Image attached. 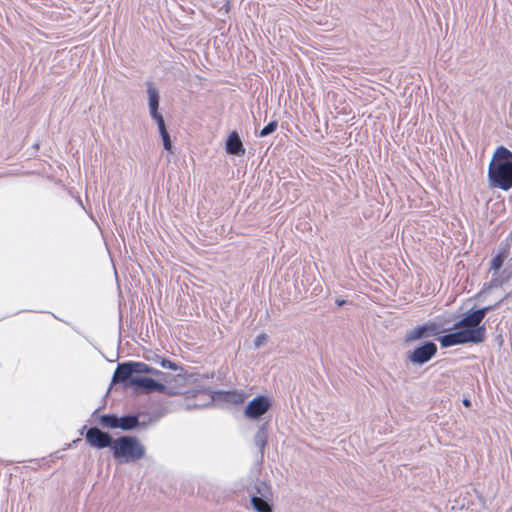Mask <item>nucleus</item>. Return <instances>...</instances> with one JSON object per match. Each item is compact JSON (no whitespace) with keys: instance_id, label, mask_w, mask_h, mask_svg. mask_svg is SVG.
<instances>
[{"instance_id":"obj_1","label":"nucleus","mask_w":512,"mask_h":512,"mask_svg":"<svg viewBox=\"0 0 512 512\" xmlns=\"http://www.w3.org/2000/svg\"><path fill=\"white\" fill-rule=\"evenodd\" d=\"M488 179L491 187L504 191L512 188V152L504 146L498 147L492 156Z\"/></svg>"},{"instance_id":"obj_2","label":"nucleus","mask_w":512,"mask_h":512,"mask_svg":"<svg viewBox=\"0 0 512 512\" xmlns=\"http://www.w3.org/2000/svg\"><path fill=\"white\" fill-rule=\"evenodd\" d=\"M111 450L115 459L126 463L142 459L146 452L144 445L133 436L115 439Z\"/></svg>"},{"instance_id":"obj_3","label":"nucleus","mask_w":512,"mask_h":512,"mask_svg":"<svg viewBox=\"0 0 512 512\" xmlns=\"http://www.w3.org/2000/svg\"><path fill=\"white\" fill-rule=\"evenodd\" d=\"M139 374H151L164 380L165 374L146 363L143 362H125L117 366L112 382L113 383H126L129 378L140 377Z\"/></svg>"},{"instance_id":"obj_4","label":"nucleus","mask_w":512,"mask_h":512,"mask_svg":"<svg viewBox=\"0 0 512 512\" xmlns=\"http://www.w3.org/2000/svg\"><path fill=\"white\" fill-rule=\"evenodd\" d=\"M483 341V330H462L459 329L454 333L444 335L439 338L442 347H451L464 343H481Z\"/></svg>"},{"instance_id":"obj_5","label":"nucleus","mask_w":512,"mask_h":512,"mask_svg":"<svg viewBox=\"0 0 512 512\" xmlns=\"http://www.w3.org/2000/svg\"><path fill=\"white\" fill-rule=\"evenodd\" d=\"M501 303L498 302L495 305L487 306L482 309L469 312L465 314V316L455 324V329H462V330H475V329H482L483 330V340L485 339V333L486 329L485 326H481V322L484 319L486 313H488L490 310L495 309L499 306Z\"/></svg>"},{"instance_id":"obj_6","label":"nucleus","mask_w":512,"mask_h":512,"mask_svg":"<svg viewBox=\"0 0 512 512\" xmlns=\"http://www.w3.org/2000/svg\"><path fill=\"white\" fill-rule=\"evenodd\" d=\"M255 492L251 494V504L256 512H272L270 502L272 500L271 487L265 482H257Z\"/></svg>"},{"instance_id":"obj_7","label":"nucleus","mask_w":512,"mask_h":512,"mask_svg":"<svg viewBox=\"0 0 512 512\" xmlns=\"http://www.w3.org/2000/svg\"><path fill=\"white\" fill-rule=\"evenodd\" d=\"M125 386L133 387L137 391H141L144 393L151 392H160V393H168L166 386L153 378L149 377H134L129 378L126 383H123Z\"/></svg>"},{"instance_id":"obj_8","label":"nucleus","mask_w":512,"mask_h":512,"mask_svg":"<svg viewBox=\"0 0 512 512\" xmlns=\"http://www.w3.org/2000/svg\"><path fill=\"white\" fill-rule=\"evenodd\" d=\"M271 403L266 396H258L248 403L244 415L249 419H258L270 408Z\"/></svg>"},{"instance_id":"obj_9","label":"nucleus","mask_w":512,"mask_h":512,"mask_svg":"<svg viewBox=\"0 0 512 512\" xmlns=\"http://www.w3.org/2000/svg\"><path fill=\"white\" fill-rule=\"evenodd\" d=\"M86 441L90 446L98 449L106 447H110L112 449L114 440L108 433L103 432L97 427H92L88 429L86 433Z\"/></svg>"},{"instance_id":"obj_10","label":"nucleus","mask_w":512,"mask_h":512,"mask_svg":"<svg viewBox=\"0 0 512 512\" xmlns=\"http://www.w3.org/2000/svg\"><path fill=\"white\" fill-rule=\"evenodd\" d=\"M437 352V347L433 342H426L420 347L415 348L409 353L408 359L413 364L422 365L428 362Z\"/></svg>"},{"instance_id":"obj_11","label":"nucleus","mask_w":512,"mask_h":512,"mask_svg":"<svg viewBox=\"0 0 512 512\" xmlns=\"http://www.w3.org/2000/svg\"><path fill=\"white\" fill-rule=\"evenodd\" d=\"M226 151L232 155H243L245 153L242 141L236 132L229 135L226 142Z\"/></svg>"},{"instance_id":"obj_12","label":"nucleus","mask_w":512,"mask_h":512,"mask_svg":"<svg viewBox=\"0 0 512 512\" xmlns=\"http://www.w3.org/2000/svg\"><path fill=\"white\" fill-rule=\"evenodd\" d=\"M435 330L436 328L434 324L418 326L407 334L406 339L408 341H415L423 336L435 333Z\"/></svg>"},{"instance_id":"obj_13","label":"nucleus","mask_w":512,"mask_h":512,"mask_svg":"<svg viewBox=\"0 0 512 512\" xmlns=\"http://www.w3.org/2000/svg\"><path fill=\"white\" fill-rule=\"evenodd\" d=\"M197 402L194 404H188V408H203L207 407L214 401V396L210 391L202 390L196 395Z\"/></svg>"},{"instance_id":"obj_14","label":"nucleus","mask_w":512,"mask_h":512,"mask_svg":"<svg viewBox=\"0 0 512 512\" xmlns=\"http://www.w3.org/2000/svg\"><path fill=\"white\" fill-rule=\"evenodd\" d=\"M158 107H159L158 98H150V101H149L150 115L156 121L158 128H160L162 124H165V121H164L162 114L158 111Z\"/></svg>"},{"instance_id":"obj_15","label":"nucleus","mask_w":512,"mask_h":512,"mask_svg":"<svg viewBox=\"0 0 512 512\" xmlns=\"http://www.w3.org/2000/svg\"><path fill=\"white\" fill-rule=\"evenodd\" d=\"M138 425V419L135 416H124L119 418L118 428L130 430Z\"/></svg>"},{"instance_id":"obj_16","label":"nucleus","mask_w":512,"mask_h":512,"mask_svg":"<svg viewBox=\"0 0 512 512\" xmlns=\"http://www.w3.org/2000/svg\"><path fill=\"white\" fill-rule=\"evenodd\" d=\"M508 257V250L503 249L500 251L491 261V269L494 272H498L499 269L502 267L504 261Z\"/></svg>"},{"instance_id":"obj_17","label":"nucleus","mask_w":512,"mask_h":512,"mask_svg":"<svg viewBox=\"0 0 512 512\" xmlns=\"http://www.w3.org/2000/svg\"><path fill=\"white\" fill-rule=\"evenodd\" d=\"M255 445L263 452L267 443V434L264 428L259 429L254 438Z\"/></svg>"},{"instance_id":"obj_18","label":"nucleus","mask_w":512,"mask_h":512,"mask_svg":"<svg viewBox=\"0 0 512 512\" xmlns=\"http://www.w3.org/2000/svg\"><path fill=\"white\" fill-rule=\"evenodd\" d=\"M158 130H159V133H160L162 141H163L164 149L167 151H170L172 149V142H171L170 136L167 132L166 125L162 124L161 127L158 128Z\"/></svg>"},{"instance_id":"obj_19","label":"nucleus","mask_w":512,"mask_h":512,"mask_svg":"<svg viewBox=\"0 0 512 512\" xmlns=\"http://www.w3.org/2000/svg\"><path fill=\"white\" fill-rule=\"evenodd\" d=\"M119 418L111 415L101 417V424L109 428H118Z\"/></svg>"},{"instance_id":"obj_20","label":"nucleus","mask_w":512,"mask_h":512,"mask_svg":"<svg viewBox=\"0 0 512 512\" xmlns=\"http://www.w3.org/2000/svg\"><path fill=\"white\" fill-rule=\"evenodd\" d=\"M226 400L235 404L243 403L245 394L242 392H229L226 394Z\"/></svg>"},{"instance_id":"obj_21","label":"nucleus","mask_w":512,"mask_h":512,"mask_svg":"<svg viewBox=\"0 0 512 512\" xmlns=\"http://www.w3.org/2000/svg\"><path fill=\"white\" fill-rule=\"evenodd\" d=\"M278 127V123L277 121L273 120L271 122H269L260 132H259V136L260 137H266L270 134H272Z\"/></svg>"},{"instance_id":"obj_22","label":"nucleus","mask_w":512,"mask_h":512,"mask_svg":"<svg viewBox=\"0 0 512 512\" xmlns=\"http://www.w3.org/2000/svg\"><path fill=\"white\" fill-rule=\"evenodd\" d=\"M268 340V336L265 333L259 334L254 340V347L257 349L264 345Z\"/></svg>"},{"instance_id":"obj_23","label":"nucleus","mask_w":512,"mask_h":512,"mask_svg":"<svg viewBox=\"0 0 512 512\" xmlns=\"http://www.w3.org/2000/svg\"><path fill=\"white\" fill-rule=\"evenodd\" d=\"M160 364H161V366L163 368H169V369H173V370L176 369V365L173 362H171L170 360H167V359L161 360Z\"/></svg>"},{"instance_id":"obj_24","label":"nucleus","mask_w":512,"mask_h":512,"mask_svg":"<svg viewBox=\"0 0 512 512\" xmlns=\"http://www.w3.org/2000/svg\"><path fill=\"white\" fill-rule=\"evenodd\" d=\"M148 96H158V91L152 85L148 86Z\"/></svg>"},{"instance_id":"obj_25","label":"nucleus","mask_w":512,"mask_h":512,"mask_svg":"<svg viewBox=\"0 0 512 512\" xmlns=\"http://www.w3.org/2000/svg\"><path fill=\"white\" fill-rule=\"evenodd\" d=\"M463 404H464L466 407H470L471 402H470V400H468V399H464V400H463Z\"/></svg>"},{"instance_id":"obj_26","label":"nucleus","mask_w":512,"mask_h":512,"mask_svg":"<svg viewBox=\"0 0 512 512\" xmlns=\"http://www.w3.org/2000/svg\"><path fill=\"white\" fill-rule=\"evenodd\" d=\"M336 303H337L338 306H342L345 303V301L344 300H337Z\"/></svg>"}]
</instances>
